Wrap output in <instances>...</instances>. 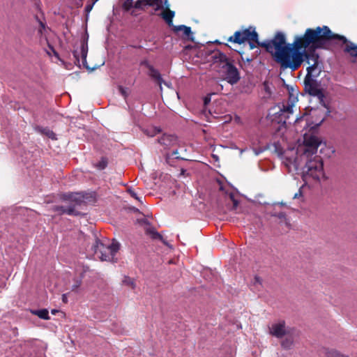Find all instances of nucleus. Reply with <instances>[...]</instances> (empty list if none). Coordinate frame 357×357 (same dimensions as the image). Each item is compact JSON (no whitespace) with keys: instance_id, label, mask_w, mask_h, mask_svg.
<instances>
[{"instance_id":"f257e3e1","label":"nucleus","mask_w":357,"mask_h":357,"mask_svg":"<svg viewBox=\"0 0 357 357\" xmlns=\"http://www.w3.org/2000/svg\"><path fill=\"white\" fill-rule=\"evenodd\" d=\"M333 42L340 47L344 45V52L351 56H357V45L344 36L333 33L328 26L307 28L303 34L296 35L291 44L282 45L279 52H275L274 61L279 64L281 70H297L306 61L313 63L307 68L305 77H317L321 70L319 66V55L317 50H325L329 43Z\"/></svg>"},{"instance_id":"f03ea898","label":"nucleus","mask_w":357,"mask_h":357,"mask_svg":"<svg viewBox=\"0 0 357 357\" xmlns=\"http://www.w3.org/2000/svg\"><path fill=\"white\" fill-rule=\"evenodd\" d=\"M304 151L301 155L306 163L303 168L302 178L305 183L319 181L324 176V163L321 156L317 155V149L321 145V140L314 135H304Z\"/></svg>"},{"instance_id":"7ed1b4c3","label":"nucleus","mask_w":357,"mask_h":357,"mask_svg":"<svg viewBox=\"0 0 357 357\" xmlns=\"http://www.w3.org/2000/svg\"><path fill=\"white\" fill-rule=\"evenodd\" d=\"M248 40H255L257 46L264 47L271 54L274 59L275 52H279L282 45L286 44V36L281 31H277L271 40L260 42L255 27L250 26L242 30L236 31L233 36L228 38L227 41L241 45Z\"/></svg>"},{"instance_id":"20e7f679","label":"nucleus","mask_w":357,"mask_h":357,"mask_svg":"<svg viewBox=\"0 0 357 357\" xmlns=\"http://www.w3.org/2000/svg\"><path fill=\"white\" fill-rule=\"evenodd\" d=\"M215 63H219L225 73V79L233 85L240 80V74L236 66L224 53L217 51L213 55Z\"/></svg>"},{"instance_id":"39448f33","label":"nucleus","mask_w":357,"mask_h":357,"mask_svg":"<svg viewBox=\"0 0 357 357\" xmlns=\"http://www.w3.org/2000/svg\"><path fill=\"white\" fill-rule=\"evenodd\" d=\"M120 248V244L115 241L112 243H106L105 241L96 238L91 250L101 261H112L115 255Z\"/></svg>"},{"instance_id":"423d86ee","label":"nucleus","mask_w":357,"mask_h":357,"mask_svg":"<svg viewBox=\"0 0 357 357\" xmlns=\"http://www.w3.org/2000/svg\"><path fill=\"white\" fill-rule=\"evenodd\" d=\"M304 86L305 92L310 96L317 97L320 103L326 106L324 103V93L322 90L319 88V84L315 79L305 77L304 79Z\"/></svg>"},{"instance_id":"0eeeda50","label":"nucleus","mask_w":357,"mask_h":357,"mask_svg":"<svg viewBox=\"0 0 357 357\" xmlns=\"http://www.w3.org/2000/svg\"><path fill=\"white\" fill-rule=\"evenodd\" d=\"M268 328L270 335L277 338H282L289 333L284 321H280L278 323L273 324Z\"/></svg>"},{"instance_id":"6e6552de","label":"nucleus","mask_w":357,"mask_h":357,"mask_svg":"<svg viewBox=\"0 0 357 357\" xmlns=\"http://www.w3.org/2000/svg\"><path fill=\"white\" fill-rule=\"evenodd\" d=\"M142 65L149 70V76L159 85L160 91H162V84L164 82V80L160 72L146 61L142 62Z\"/></svg>"},{"instance_id":"1a4fd4ad","label":"nucleus","mask_w":357,"mask_h":357,"mask_svg":"<svg viewBox=\"0 0 357 357\" xmlns=\"http://www.w3.org/2000/svg\"><path fill=\"white\" fill-rule=\"evenodd\" d=\"M165 8L162 10V12L160 13L162 18L166 22V23L169 26H173V18L175 15V12L169 9V3L168 0L164 1Z\"/></svg>"},{"instance_id":"9d476101","label":"nucleus","mask_w":357,"mask_h":357,"mask_svg":"<svg viewBox=\"0 0 357 357\" xmlns=\"http://www.w3.org/2000/svg\"><path fill=\"white\" fill-rule=\"evenodd\" d=\"M54 212L57 213L59 215L68 214L69 215H78L79 213L75 209L74 206H69L65 207L63 206H54L52 208Z\"/></svg>"},{"instance_id":"9b49d317","label":"nucleus","mask_w":357,"mask_h":357,"mask_svg":"<svg viewBox=\"0 0 357 357\" xmlns=\"http://www.w3.org/2000/svg\"><path fill=\"white\" fill-rule=\"evenodd\" d=\"M186 151L185 149H181V151L176 149L175 151H173L171 153L166 154V162L170 165H173L172 164V160L176 159V160H188L185 157V152Z\"/></svg>"},{"instance_id":"f8f14e48","label":"nucleus","mask_w":357,"mask_h":357,"mask_svg":"<svg viewBox=\"0 0 357 357\" xmlns=\"http://www.w3.org/2000/svg\"><path fill=\"white\" fill-rule=\"evenodd\" d=\"M87 53H88L87 41L82 40V43H81L80 56H81V58L82 60L83 66L89 70L93 71L95 69H96L98 67H96V66L90 67L89 66H88L87 62H86Z\"/></svg>"},{"instance_id":"ddd939ff","label":"nucleus","mask_w":357,"mask_h":357,"mask_svg":"<svg viewBox=\"0 0 357 357\" xmlns=\"http://www.w3.org/2000/svg\"><path fill=\"white\" fill-rule=\"evenodd\" d=\"M173 31L175 33H178V31H183V36L185 38H187L188 40L194 41L193 33L190 26H187L185 25H178L174 26Z\"/></svg>"},{"instance_id":"4468645a","label":"nucleus","mask_w":357,"mask_h":357,"mask_svg":"<svg viewBox=\"0 0 357 357\" xmlns=\"http://www.w3.org/2000/svg\"><path fill=\"white\" fill-rule=\"evenodd\" d=\"M176 137L172 135H163L158 139V143L164 146L165 148H169L176 143Z\"/></svg>"},{"instance_id":"2eb2a0df","label":"nucleus","mask_w":357,"mask_h":357,"mask_svg":"<svg viewBox=\"0 0 357 357\" xmlns=\"http://www.w3.org/2000/svg\"><path fill=\"white\" fill-rule=\"evenodd\" d=\"M165 0H146V6L153 8V11L151 12V15H155V13L165 8Z\"/></svg>"},{"instance_id":"dca6fc26","label":"nucleus","mask_w":357,"mask_h":357,"mask_svg":"<svg viewBox=\"0 0 357 357\" xmlns=\"http://www.w3.org/2000/svg\"><path fill=\"white\" fill-rule=\"evenodd\" d=\"M34 130L36 132H40V134L44 135L52 139H56V134L47 127L43 128L39 126H35Z\"/></svg>"},{"instance_id":"f3484780","label":"nucleus","mask_w":357,"mask_h":357,"mask_svg":"<svg viewBox=\"0 0 357 357\" xmlns=\"http://www.w3.org/2000/svg\"><path fill=\"white\" fill-rule=\"evenodd\" d=\"M293 103L287 102V105H282V107L280 108V112L281 116H284V121L289 117L290 114L293 113Z\"/></svg>"},{"instance_id":"a211bd4d","label":"nucleus","mask_w":357,"mask_h":357,"mask_svg":"<svg viewBox=\"0 0 357 357\" xmlns=\"http://www.w3.org/2000/svg\"><path fill=\"white\" fill-rule=\"evenodd\" d=\"M325 357H349L334 349H325Z\"/></svg>"},{"instance_id":"6ab92c4d","label":"nucleus","mask_w":357,"mask_h":357,"mask_svg":"<svg viewBox=\"0 0 357 357\" xmlns=\"http://www.w3.org/2000/svg\"><path fill=\"white\" fill-rule=\"evenodd\" d=\"M31 313L45 320H49L50 319L49 312L47 309L31 310Z\"/></svg>"},{"instance_id":"aec40b11","label":"nucleus","mask_w":357,"mask_h":357,"mask_svg":"<svg viewBox=\"0 0 357 357\" xmlns=\"http://www.w3.org/2000/svg\"><path fill=\"white\" fill-rule=\"evenodd\" d=\"M227 197L228 199V204H229V202L232 203V206L230 208V210H236L239 203L238 199H236V195L233 192H230L228 195H227Z\"/></svg>"},{"instance_id":"412c9836","label":"nucleus","mask_w":357,"mask_h":357,"mask_svg":"<svg viewBox=\"0 0 357 357\" xmlns=\"http://www.w3.org/2000/svg\"><path fill=\"white\" fill-rule=\"evenodd\" d=\"M83 277H84V275L82 273L79 278H73L74 284H73L72 288H71L72 291H77L78 288L82 284Z\"/></svg>"},{"instance_id":"4be33fe9","label":"nucleus","mask_w":357,"mask_h":357,"mask_svg":"<svg viewBox=\"0 0 357 357\" xmlns=\"http://www.w3.org/2000/svg\"><path fill=\"white\" fill-rule=\"evenodd\" d=\"M294 343L293 339L291 337H286L281 342V346L284 349H289Z\"/></svg>"},{"instance_id":"5701e85b","label":"nucleus","mask_w":357,"mask_h":357,"mask_svg":"<svg viewBox=\"0 0 357 357\" xmlns=\"http://www.w3.org/2000/svg\"><path fill=\"white\" fill-rule=\"evenodd\" d=\"M123 283L125 285H127L129 287H130L132 289H135L136 287V284H135V280L128 276H126L124 278V279L123 280Z\"/></svg>"},{"instance_id":"b1692460","label":"nucleus","mask_w":357,"mask_h":357,"mask_svg":"<svg viewBox=\"0 0 357 357\" xmlns=\"http://www.w3.org/2000/svg\"><path fill=\"white\" fill-rule=\"evenodd\" d=\"M36 20L39 24V28L38 29V33L40 36L43 35V31L46 29L47 26L45 22H42L38 16H36Z\"/></svg>"},{"instance_id":"393cba45","label":"nucleus","mask_w":357,"mask_h":357,"mask_svg":"<svg viewBox=\"0 0 357 357\" xmlns=\"http://www.w3.org/2000/svg\"><path fill=\"white\" fill-rule=\"evenodd\" d=\"M133 1L132 0H126L123 3V9L125 11H129L133 7Z\"/></svg>"},{"instance_id":"a878e982","label":"nucleus","mask_w":357,"mask_h":357,"mask_svg":"<svg viewBox=\"0 0 357 357\" xmlns=\"http://www.w3.org/2000/svg\"><path fill=\"white\" fill-rule=\"evenodd\" d=\"M143 6H146V0H137L133 7L136 9L144 10Z\"/></svg>"},{"instance_id":"bb28decb","label":"nucleus","mask_w":357,"mask_h":357,"mask_svg":"<svg viewBox=\"0 0 357 357\" xmlns=\"http://www.w3.org/2000/svg\"><path fill=\"white\" fill-rule=\"evenodd\" d=\"M271 216L276 217L281 220H286V214L284 212H272L271 213Z\"/></svg>"},{"instance_id":"cd10ccee","label":"nucleus","mask_w":357,"mask_h":357,"mask_svg":"<svg viewBox=\"0 0 357 357\" xmlns=\"http://www.w3.org/2000/svg\"><path fill=\"white\" fill-rule=\"evenodd\" d=\"M148 232L151 235V238L153 239H162V236L158 231L153 229H149Z\"/></svg>"},{"instance_id":"c85d7f7f","label":"nucleus","mask_w":357,"mask_h":357,"mask_svg":"<svg viewBox=\"0 0 357 357\" xmlns=\"http://www.w3.org/2000/svg\"><path fill=\"white\" fill-rule=\"evenodd\" d=\"M107 165V160L102 158L97 165L96 167L99 169H104Z\"/></svg>"},{"instance_id":"c756f323","label":"nucleus","mask_w":357,"mask_h":357,"mask_svg":"<svg viewBox=\"0 0 357 357\" xmlns=\"http://www.w3.org/2000/svg\"><path fill=\"white\" fill-rule=\"evenodd\" d=\"M63 199L65 200H73V201L78 202V200L74 197L73 194H64L63 195Z\"/></svg>"},{"instance_id":"7c9ffc66","label":"nucleus","mask_w":357,"mask_h":357,"mask_svg":"<svg viewBox=\"0 0 357 357\" xmlns=\"http://www.w3.org/2000/svg\"><path fill=\"white\" fill-rule=\"evenodd\" d=\"M119 91L120 93L126 99L128 96V93L126 89H124L122 86H119Z\"/></svg>"},{"instance_id":"2f4dec72","label":"nucleus","mask_w":357,"mask_h":357,"mask_svg":"<svg viewBox=\"0 0 357 357\" xmlns=\"http://www.w3.org/2000/svg\"><path fill=\"white\" fill-rule=\"evenodd\" d=\"M128 192L130 194V195L135 198V199L138 200V201H140L139 200V198L138 197L137 193L135 192L134 190L131 189V188H128Z\"/></svg>"},{"instance_id":"473e14b6","label":"nucleus","mask_w":357,"mask_h":357,"mask_svg":"<svg viewBox=\"0 0 357 357\" xmlns=\"http://www.w3.org/2000/svg\"><path fill=\"white\" fill-rule=\"evenodd\" d=\"M263 86H264V89L265 91L266 92V93L268 96H270L271 94V91L270 87L268 86V84L266 82H264L263 84Z\"/></svg>"},{"instance_id":"72a5a7b5","label":"nucleus","mask_w":357,"mask_h":357,"mask_svg":"<svg viewBox=\"0 0 357 357\" xmlns=\"http://www.w3.org/2000/svg\"><path fill=\"white\" fill-rule=\"evenodd\" d=\"M211 94H208L204 98V105H207L211 102Z\"/></svg>"},{"instance_id":"f704fd0d","label":"nucleus","mask_w":357,"mask_h":357,"mask_svg":"<svg viewBox=\"0 0 357 357\" xmlns=\"http://www.w3.org/2000/svg\"><path fill=\"white\" fill-rule=\"evenodd\" d=\"M249 44V47L250 50H253L257 45L255 40H248L247 41Z\"/></svg>"},{"instance_id":"c9c22d12","label":"nucleus","mask_w":357,"mask_h":357,"mask_svg":"<svg viewBox=\"0 0 357 357\" xmlns=\"http://www.w3.org/2000/svg\"><path fill=\"white\" fill-rule=\"evenodd\" d=\"M289 162L291 164V165H293L294 166V167L298 169V164L297 162V158H295L294 160V161H291V160H289Z\"/></svg>"},{"instance_id":"e433bc0d","label":"nucleus","mask_w":357,"mask_h":357,"mask_svg":"<svg viewBox=\"0 0 357 357\" xmlns=\"http://www.w3.org/2000/svg\"><path fill=\"white\" fill-rule=\"evenodd\" d=\"M93 6H94V4H93V2L91 4H87L85 7L86 12H87V13L90 12L92 10Z\"/></svg>"},{"instance_id":"4c0bfd02","label":"nucleus","mask_w":357,"mask_h":357,"mask_svg":"<svg viewBox=\"0 0 357 357\" xmlns=\"http://www.w3.org/2000/svg\"><path fill=\"white\" fill-rule=\"evenodd\" d=\"M74 57L75 58V60L77 62H79V55L77 50L73 51V52Z\"/></svg>"},{"instance_id":"58836bf2","label":"nucleus","mask_w":357,"mask_h":357,"mask_svg":"<svg viewBox=\"0 0 357 357\" xmlns=\"http://www.w3.org/2000/svg\"><path fill=\"white\" fill-rule=\"evenodd\" d=\"M301 196H302V191H301V189L300 188L298 192L294 194L293 198L294 199H297V198H298V197H300Z\"/></svg>"},{"instance_id":"ea45409f","label":"nucleus","mask_w":357,"mask_h":357,"mask_svg":"<svg viewBox=\"0 0 357 357\" xmlns=\"http://www.w3.org/2000/svg\"><path fill=\"white\" fill-rule=\"evenodd\" d=\"M62 301L64 303H68V297H67V294H63L62 295Z\"/></svg>"},{"instance_id":"a19ab883","label":"nucleus","mask_w":357,"mask_h":357,"mask_svg":"<svg viewBox=\"0 0 357 357\" xmlns=\"http://www.w3.org/2000/svg\"><path fill=\"white\" fill-rule=\"evenodd\" d=\"M56 312H58V310H52V314H56Z\"/></svg>"},{"instance_id":"79ce46f5","label":"nucleus","mask_w":357,"mask_h":357,"mask_svg":"<svg viewBox=\"0 0 357 357\" xmlns=\"http://www.w3.org/2000/svg\"><path fill=\"white\" fill-rule=\"evenodd\" d=\"M245 60L247 62H250V61H252V59L246 58Z\"/></svg>"},{"instance_id":"37998d69","label":"nucleus","mask_w":357,"mask_h":357,"mask_svg":"<svg viewBox=\"0 0 357 357\" xmlns=\"http://www.w3.org/2000/svg\"><path fill=\"white\" fill-rule=\"evenodd\" d=\"M93 1V4H95L98 0H91Z\"/></svg>"}]
</instances>
